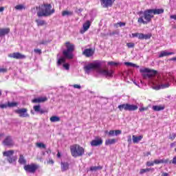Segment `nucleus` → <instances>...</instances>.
<instances>
[{
	"instance_id": "f257e3e1",
	"label": "nucleus",
	"mask_w": 176,
	"mask_h": 176,
	"mask_svg": "<svg viewBox=\"0 0 176 176\" xmlns=\"http://www.w3.org/2000/svg\"><path fill=\"white\" fill-rule=\"evenodd\" d=\"M84 69L85 71V74H90L91 71H94L96 69L98 74L105 76L106 78H113V70L110 69L108 70L107 69L101 68V64L98 63H89L84 67Z\"/></svg>"
},
{
	"instance_id": "f03ea898",
	"label": "nucleus",
	"mask_w": 176,
	"mask_h": 176,
	"mask_svg": "<svg viewBox=\"0 0 176 176\" xmlns=\"http://www.w3.org/2000/svg\"><path fill=\"white\" fill-rule=\"evenodd\" d=\"M32 13L37 14L38 17H49L54 13V8L52 9V4L43 3L38 7L33 8L31 10Z\"/></svg>"
},
{
	"instance_id": "7ed1b4c3",
	"label": "nucleus",
	"mask_w": 176,
	"mask_h": 176,
	"mask_svg": "<svg viewBox=\"0 0 176 176\" xmlns=\"http://www.w3.org/2000/svg\"><path fill=\"white\" fill-rule=\"evenodd\" d=\"M144 16H140L138 23L140 24H148V23H151L152 21V19H153L154 15L151 9L146 10L143 12Z\"/></svg>"
},
{
	"instance_id": "20e7f679",
	"label": "nucleus",
	"mask_w": 176,
	"mask_h": 176,
	"mask_svg": "<svg viewBox=\"0 0 176 176\" xmlns=\"http://www.w3.org/2000/svg\"><path fill=\"white\" fill-rule=\"evenodd\" d=\"M65 47L66 50L63 52L64 57L69 60H72V58H74V50H75V45L69 42H66Z\"/></svg>"
},
{
	"instance_id": "39448f33",
	"label": "nucleus",
	"mask_w": 176,
	"mask_h": 176,
	"mask_svg": "<svg viewBox=\"0 0 176 176\" xmlns=\"http://www.w3.org/2000/svg\"><path fill=\"white\" fill-rule=\"evenodd\" d=\"M70 152L73 157H79L85 155V148L78 144H74L70 146Z\"/></svg>"
},
{
	"instance_id": "423d86ee",
	"label": "nucleus",
	"mask_w": 176,
	"mask_h": 176,
	"mask_svg": "<svg viewBox=\"0 0 176 176\" xmlns=\"http://www.w3.org/2000/svg\"><path fill=\"white\" fill-rule=\"evenodd\" d=\"M140 72L142 74V75L144 79H148V78H153V76L157 74L156 70L151 69L149 68H142L140 69Z\"/></svg>"
},
{
	"instance_id": "0eeeda50",
	"label": "nucleus",
	"mask_w": 176,
	"mask_h": 176,
	"mask_svg": "<svg viewBox=\"0 0 176 176\" xmlns=\"http://www.w3.org/2000/svg\"><path fill=\"white\" fill-rule=\"evenodd\" d=\"M38 168L39 166L38 165L35 164H31L25 165L24 170L26 171V173H30L31 174H34Z\"/></svg>"
},
{
	"instance_id": "6e6552de",
	"label": "nucleus",
	"mask_w": 176,
	"mask_h": 176,
	"mask_svg": "<svg viewBox=\"0 0 176 176\" xmlns=\"http://www.w3.org/2000/svg\"><path fill=\"white\" fill-rule=\"evenodd\" d=\"M8 57H10V58H15L16 60H23L25 58V55L22 54L20 52H14L12 54H9Z\"/></svg>"
},
{
	"instance_id": "1a4fd4ad",
	"label": "nucleus",
	"mask_w": 176,
	"mask_h": 176,
	"mask_svg": "<svg viewBox=\"0 0 176 176\" xmlns=\"http://www.w3.org/2000/svg\"><path fill=\"white\" fill-rule=\"evenodd\" d=\"M27 109H19L15 110V112L19 115L20 118H30V115L27 113Z\"/></svg>"
},
{
	"instance_id": "9d476101",
	"label": "nucleus",
	"mask_w": 176,
	"mask_h": 176,
	"mask_svg": "<svg viewBox=\"0 0 176 176\" xmlns=\"http://www.w3.org/2000/svg\"><path fill=\"white\" fill-rule=\"evenodd\" d=\"M3 144L5 146H13V145H14V142H13L12 137L7 136L3 141Z\"/></svg>"
},
{
	"instance_id": "9b49d317",
	"label": "nucleus",
	"mask_w": 176,
	"mask_h": 176,
	"mask_svg": "<svg viewBox=\"0 0 176 176\" xmlns=\"http://www.w3.org/2000/svg\"><path fill=\"white\" fill-rule=\"evenodd\" d=\"M115 0H100L102 8H111L113 5Z\"/></svg>"
},
{
	"instance_id": "f8f14e48",
	"label": "nucleus",
	"mask_w": 176,
	"mask_h": 176,
	"mask_svg": "<svg viewBox=\"0 0 176 176\" xmlns=\"http://www.w3.org/2000/svg\"><path fill=\"white\" fill-rule=\"evenodd\" d=\"M90 25H91V22H90V21H87L82 25V30L80 31V34H85L86 31L90 28Z\"/></svg>"
},
{
	"instance_id": "ddd939ff",
	"label": "nucleus",
	"mask_w": 176,
	"mask_h": 176,
	"mask_svg": "<svg viewBox=\"0 0 176 176\" xmlns=\"http://www.w3.org/2000/svg\"><path fill=\"white\" fill-rule=\"evenodd\" d=\"M91 146H100V145H102V139L96 138L91 142Z\"/></svg>"
},
{
	"instance_id": "4468645a",
	"label": "nucleus",
	"mask_w": 176,
	"mask_h": 176,
	"mask_svg": "<svg viewBox=\"0 0 176 176\" xmlns=\"http://www.w3.org/2000/svg\"><path fill=\"white\" fill-rule=\"evenodd\" d=\"M82 54L85 56V57H91V56L94 54V50H93V49H85L82 52Z\"/></svg>"
},
{
	"instance_id": "2eb2a0df",
	"label": "nucleus",
	"mask_w": 176,
	"mask_h": 176,
	"mask_svg": "<svg viewBox=\"0 0 176 176\" xmlns=\"http://www.w3.org/2000/svg\"><path fill=\"white\" fill-rule=\"evenodd\" d=\"M45 101H47V98L46 97H39L34 98L32 100V102H34V104L40 103V102H45Z\"/></svg>"
},
{
	"instance_id": "dca6fc26",
	"label": "nucleus",
	"mask_w": 176,
	"mask_h": 176,
	"mask_svg": "<svg viewBox=\"0 0 176 176\" xmlns=\"http://www.w3.org/2000/svg\"><path fill=\"white\" fill-rule=\"evenodd\" d=\"M169 163L171 164V161L168 159H162V160H154V164H167Z\"/></svg>"
},
{
	"instance_id": "f3484780",
	"label": "nucleus",
	"mask_w": 176,
	"mask_h": 176,
	"mask_svg": "<svg viewBox=\"0 0 176 176\" xmlns=\"http://www.w3.org/2000/svg\"><path fill=\"white\" fill-rule=\"evenodd\" d=\"M167 87H170V84L168 82L155 86L153 89H154V90H160V89H167Z\"/></svg>"
},
{
	"instance_id": "a211bd4d",
	"label": "nucleus",
	"mask_w": 176,
	"mask_h": 176,
	"mask_svg": "<svg viewBox=\"0 0 176 176\" xmlns=\"http://www.w3.org/2000/svg\"><path fill=\"white\" fill-rule=\"evenodd\" d=\"M13 155H14V150H9L3 153V156H5L6 157H12Z\"/></svg>"
},
{
	"instance_id": "6ab92c4d",
	"label": "nucleus",
	"mask_w": 176,
	"mask_h": 176,
	"mask_svg": "<svg viewBox=\"0 0 176 176\" xmlns=\"http://www.w3.org/2000/svg\"><path fill=\"white\" fill-rule=\"evenodd\" d=\"M142 138H144V136H142V135L135 136L133 135L132 136V140H133V144H138L140 142V141H141V140H142Z\"/></svg>"
},
{
	"instance_id": "aec40b11",
	"label": "nucleus",
	"mask_w": 176,
	"mask_h": 176,
	"mask_svg": "<svg viewBox=\"0 0 176 176\" xmlns=\"http://www.w3.org/2000/svg\"><path fill=\"white\" fill-rule=\"evenodd\" d=\"M151 11L153 12V14H162V13H164V10L162 8H157V9H151Z\"/></svg>"
},
{
	"instance_id": "412c9836",
	"label": "nucleus",
	"mask_w": 176,
	"mask_h": 176,
	"mask_svg": "<svg viewBox=\"0 0 176 176\" xmlns=\"http://www.w3.org/2000/svg\"><path fill=\"white\" fill-rule=\"evenodd\" d=\"M9 32H10V29L9 28L0 29V36H5Z\"/></svg>"
},
{
	"instance_id": "4be33fe9",
	"label": "nucleus",
	"mask_w": 176,
	"mask_h": 176,
	"mask_svg": "<svg viewBox=\"0 0 176 176\" xmlns=\"http://www.w3.org/2000/svg\"><path fill=\"white\" fill-rule=\"evenodd\" d=\"M16 160H17V156H12V157H7V162H8V163H10V164H14Z\"/></svg>"
},
{
	"instance_id": "5701e85b",
	"label": "nucleus",
	"mask_w": 176,
	"mask_h": 176,
	"mask_svg": "<svg viewBox=\"0 0 176 176\" xmlns=\"http://www.w3.org/2000/svg\"><path fill=\"white\" fill-rule=\"evenodd\" d=\"M151 37H152L151 34H144L142 33H140V35L139 36V39H140V40L151 39Z\"/></svg>"
},
{
	"instance_id": "b1692460",
	"label": "nucleus",
	"mask_w": 176,
	"mask_h": 176,
	"mask_svg": "<svg viewBox=\"0 0 176 176\" xmlns=\"http://www.w3.org/2000/svg\"><path fill=\"white\" fill-rule=\"evenodd\" d=\"M171 54H174V52H168L167 51H162L161 52H160L159 57L160 58L166 57L167 56H171Z\"/></svg>"
},
{
	"instance_id": "393cba45",
	"label": "nucleus",
	"mask_w": 176,
	"mask_h": 176,
	"mask_svg": "<svg viewBox=\"0 0 176 176\" xmlns=\"http://www.w3.org/2000/svg\"><path fill=\"white\" fill-rule=\"evenodd\" d=\"M18 162L19 164H27V160H25V157H24V155L23 154H21L19 155Z\"/></svg>"
},
{
	"instance_id": "a878e982",
	"label": "nucleus",
	"mask_w": 176,
	"mask_h": 176,
	"mask_svg": "<svg viewBox=\"0 0 176 176\" xmlns=\"http://www.w3.org/2000/svg\"><path fill=\"white\" fill-rule=\"evenodd\" d=\"M155 112H159V111H163L164 109V106L163 105H154L152 107Z\"/></svg>"
},
{
	"instance_id": "bb28decb",
	"label": "nucleus",
	"mask_w": 176,
	"mask_h": 176,
	"mask_svg": "<svg viewBox=\"0 0 176 176\" xmlns=\"http://www.w3.org/2000/svg\"><path fill=\"white\" fill-rule=\"evenodd\" d=\"M69 168V164L68 162H61L62 171H67Z\"/></svg>"
},
{
	"instance_id": "cd10ccee",
	"label": "nucleus",
	"mask_w": 176,
	"mask_h": 176,
	"mask_svg": "<svg viewBox=\"0 0 176 176\" xmlns=\"http://www.w3.org/2000/svg\"><path fill=\"white\" fill-rule=\"evenodd\" d=\"M137 109H138V106L135 104H128V111H129L130 112L133 111H137Z\"/></svg>"
},
{
	"instance_id": "c85d7f7f",
	"label": "nucleus",
	"mask_w": 176,
	"mask_h": 176,
	"mask_svg": "<svg viewBox=\"0 0 176 176\" xmlns=\"http://www.w3.org/2000/svg\"><path fill=\"white\" fill-rule=\"evenodd\" d=\"M113 144H116V139H107L105 140V145H113Z\"/></svg>"
},
{
	"instance_id": "c756f323",
	"label": "nucleus",
	"mask_w": 176,
	"mask_h": 176,
	"mask_svg": "<svg viewBox=\"0 0 176 176\" xmlns=\"http://www.w3.org/2000/svg\"><path fill=\"white\" fill-rule=\"evenodd\" d=\"M33 109L35 111V112H39L41 114L45 113V111L41 109V105L34 106Z\"/></svg>"
},
{
	"instance_id": "7c9ffc66",
	"label": "nucleus",
	"mask_w": 176,
	"mask_h": 176,
	"mask_svg": "<svg viewBox=\"0 0 176 176\" xmlns=\"http://www.w3.org/2000/svg\"><path fill=\"white\" fill-rule=\"evenodd\" d=\"M118 109L121 111H123V109L124 111H128V103L119 105Z\"/></svg>"
},
{
	"instance_id": "2f4dec72",
	"label": "nucleus",
	"mask_w": 176,
	"mask_h": 176,
	"mask_svg": "<svg viewBox=\"0 0 176 176\" xmlns=\"http://www.w3.org/2000/svg\"><path fill=\"white\" fill-rule=\"evenodd\" d=\"M50 122H52V123H54L56 122H60V117L57 116H52L50 118Z\"/></svg>"
},
{
	"instance_id": "473e14b6",
	"label": "nucleus",
	"mask_w": 176,
	"mask_h": 176,
	"mask_svg": "<svg viewBox=\"0 0 176 176\" xmlns=\"http://www.w3.org/2000/svg\"><path fill=\"white\" fill-rule=\"evenodd\" d=\"M36 23H37V25L42 26V25H46V21L43 20L36 19Z\"/></svg>"
},
{
	"instance_id": "72a5a7b5",
	"label": "nucleus",
	"mask_w": 176,
	"mask_h": 176,
	"mask_svg": "<svg viewBox=\"0 0 176 176\" xmlns=\"http://www.w3.org/2000/svg\"><path fill=\"white\" fill-rule=\"evenodd\" d=\"M72 14H74V12L72 11H67V10H65V11H63L62 12V16H72Z\"/></svg>"
},
{
	"instance_id": "f704fd0d",
	"label": "nucleus",
	"mask_w": 176,
	"mask_h": 176,
	"mask_svg": "<svg viewBox=\"0 0 176 176\" xmlns=\"http://www.w3.org/2000/svg\"><path fill=\"white\" fill-rule=\"evenodd\" d=\"M98 170H102V166H91L90 167L91 171H97Z\"/></svg>"
},
{
	"instance_id": "c9c22d12",
	"label": "nucleus",
	"mask_w": 176,
	"mask_h": 176,
	"mask_svg": "<svg viewBox=\"0 0 176 176\" xmlns=\"http://www.w3.org/2000/svg\"><path fill=\"white\" fill-rule=\"evenodd\" d=\"M124 65H127L128 67H136V68H140V66H138L136 64H134L133 63L125 62Z\"/></svg>"
},
{
	"instance_id": "e433bc0d",
	"label": "nucleus",
	"mask_w": 176,
	"mask_h": 176,
	"mask_svg": "<svg viewBox=\"0 0 176 176\" xmlns=\"http://www.w3.org/2000/svg\"><path fill=\"white\" fill-rule=\"evenodd\" d=\"M36 146H37V148H43V149H45L46 148V144L42 142H38L36 144Z\"/></svg>"
},
{
	"instance_id": "4c0bfd02",
	"label": "nucleus",
	"mask_w": 176,
	"mask_h": 176,
	"mask_svg": "<svg viewBox=\"0 0 176 176\" xmlns=\"http://www.w3.org/2000/svg\"><path fill=\"white\" fill-rule=\"evenodd\" d=\"M124 25H126V23L124 22H119L114 24V27H116V28H118V27H124Z\"/></svg>"
},
{
	"instance_id": "58836bf2",
	"label": "nucleus",
	"mask_w": 176,
	"mask_h": 176,
	"mask_svg": "<svg viewBox=\"0 0 176 176\" xmlns=\"http://www.w3.org/2000/svg\"><path fill=\"white\" fill-rule=\"evenodd\" d=\"M16 10H23V9H25V7H24V5L20 4L15 6Z\"/></svg>"
},
{
	"instance_id": "ea45409f",
	"label": "nucleus",
	"mask_w": 176,
	"mask_h": 176,
	"mask_svg": "<svg viewBox=\"0 0 176 176\" xmlns=\"http://www.w3.org/2000/svg\"><path fill=\"white\" fill-rule=\"evenodd\" d=\"M149 171H151V168L140 169V174L142 175V174H145V173H149Z\"/></svg>"
},
{
	"instance_id": "a19ab883",
	"label": "nucleus",
	"mask_w": 176,
	"mask_h": 176,
	"mask_svg": "<svg viewBox=\"0 0 176 176\" xmlns=\"http://www.w3.org/2000/svg\"><path fill=\"white\" fill-rule=\"evenodd\" d=\"M17 105H19V103H17V102H8V107H10V108H12L13 107H17Z\"/></svg>"
},
{
	"instance_id": "79ce46f5",
	"label": "nucleus",
	"mask_w": 176,
	"mask_h": 176,
	"mask_svg": "<svg viewBox=\"0 0 176 176\" xmlns=\"http://www.w3.org/2000/svg\"><path fill=\"white\" fill-rule=\"evenodd\" d=\"M64 63H65V58H61L58 60V65H60V64H63Z\"/></svg>"
},
{
	"instance_id": "37998d69",
	"label": "nucleus",
	"mask_w": 176,
	"mask_h": 176,
	"mask_svg": "<svg viewBox=\"0 0 176 176\" xmlns=\"http://www.w3.org/2000/svg\"><path fill=\"white\" fill-rule=\"evenodd\" d=\"M8 72V69L5 67H0V74H5Z\"/></svg>"
},
{
	"instance_id": "c03bdc74",
	"label": "nucleus",
	"mask_w": 176,
	"mask_h": 176,
	"mask_svg": "<svg viewBox=\"0 0 176 176\" xmlns=\"http://www.w3.org/2000/svg\"><path fill=\"white\" fill-rule=\"evenodd\" d=\"M141 33H133L132 35V38H138V39H140V35Z\"/></svg>"
},
{
	"instance_id": "a18cd8bd",
	"label": "nucleus",
	"mask_w": 176,
	"mask_h": 176,
	"mask_svg": "<svg viewBox=\"0 0 176 176\" xmlns=\"http://www.w3.org/2000/svg\"><path fill=\"white\" fill-rule=\"evenodd\" d=\"M63 67L67 71H68L69 69V64H68V63H63Z\"/></svg>"
},
{
	"instance_id": "49530a36",
	"label": "nucleus",
	"mask_w": 176,
	"mask_h": 176,
	"mask_svg": "<svg viewBox=\"0 0 176 176\" xmlns=\"http://www.w3.org/2000/svg\"><path fill=\"white\" fill-rule=\"evenodd\" d=\"M115 135V131L114 130H111L109 131V137H112Z\"/></svg>"
},
{
	"instance_id": "de8ad7c7",
	"label": "nucleus",
	"mask_w": 176,
	"mask_h": 176,
	"mask_svg": "<svg viewBox=\"0 0 176 176\" xmlns=\"http://www.w3.org/2000/svg\"><path fill=\"white\" fill-rule=\"evenodd\" d=\"M120 134H122V131H120V130L114 131V135H119Z\"/></svg>"
},
{
	"instance_id": "09e8293b",
	"label": "nucleus",
	"mask_w": 176,
	"mask_h": 176,
	"mask_svg": "<svg viewBox=\"0 0 176 176\" xmlns=\"http://www.w3.org/2000/svg\"><path fill=\"white\" fill-rule=\"evenodd\" d=\"M155 164V162H146V166L148 167H151V166H153Z\"/></svg>"
},
{
	"instance_id": "8fccbe9b",
	"label": "nucleus",
	"mask_w": 176,
	"mask_h": 176,
	"mask_svg": "<svg viewBox=\"0 0 176 176\" xmlns=\"http://www.w3.org/2000/svg\"><path fill=\"white\" fill-rule=\"evenodd\" d=\"M135 45L134 43H128L126 44V46H127L128 47H129V48L134 47Z\"/></svg>"
},
{
	"instance_id": "3c124183",
	"label": "nucleus",
	"mask_w": 176,
	"mask_h": 176,
	"mask_svg": "<svg viewBox=\"0 0 176 176\" xmlns=\"http://www.w3.org/2000/svg\"><path fill=\"white\" fill-rule=\"evenodd\" d=\"M175 137H176V135H175V133H171V134L169 135V138H170V140H174V139H175Z\"/></svg>"
},
{
	"instance_id": "603ef678",
	"label": "nucleus",
	"mask_w": 176,
	"mask_h": 176,
	"mask_svg": "<svg viewBox=\"0 0 176 176\" xmlns=\"http://www.w3.org/2000/svg\"><path fill=\"white\" fill-rule=\"evenodd\" d=\"M119 63H115L113 61L108 62V65H118Z\"/></svg>"
},
{
	"instance_id": "864d4df0",
	"label": "nucleus",
	"mask_w": 176,
	"mask_h": 176,
	"mask_svg": "<svg viewBox=\"0 0 176 176\" xmlns=\"http://www.w3.org/2000/svg\"><path fill=\"white\" fill-rule=\"evenodd\" d=\"M73 87L74 88V89H82V87L80 85H73Z\"/></svg>"
},
{
	"instance_id": "5fc2aeb1",
	"label": "nucleus",
	"mask_w": 176,
	"mask_h": 176,
	"mask_svg": "<svg viewBox=\"0 0 176 176\" xmlns=\"http://www.w3.org/2000/svg\"><path fill=\"white\" fill-rule=\"evenodd\" d=\"M139 111H140V112H144V111H148V107H141L139 109Z\"/></svg>"
},
{
	"instance_id": "6e6d98bb",
	"label": "nucleus",
	"mask_w": 176,
	"mask_h": 176,
	"mask_svg": "<svg viewBox=\"0 0 176 176\" xmlns=\"http://www.w3.org/2000/svg\"><path fill=\"white\" fill-rule=\"evenodd\" d=\"M34 52H36L37 54H41L42 53V50L39 49H35Z\"/></svg>"
},
{
	"instance_id": "4d7b16f0",
	"label": "nucleus",
	"mask_w": 176,
	"mask_h": 176,
	"mask_svg": "<svg viewBox=\"0 0 176 176\" xmlns=\"http://www.w3.org/2000/svg\"><path fill=\"white\" fill-rule=\"evenodd\" d=\"M8 104H0V108H1L2 109H5V108H8Z\"/></svg>"
},
{
	"instance_id": "13d9d810",
	"label": "nucleus",
	"mask_w": 176,
	"mask_h": 176,
	"mask_svg": "<svg viewBox=\"0 0 176 176\" xmlns=\"http://www.w3.org/2000/svg\"><path fill=\"white\" fill-rule=\"evenodd\" d=\"M128 142H129V144H131V135H129V136H128Z\"/></svg>"
},
{
	"instance_id": "bf43d9fd",
	"label": "nucleus",
	"mask_w": 176,
	"mask_h": 176,
	"mask_svg": "<svg viewBox=\"0 0 176 176\" xmlns=\"http://www.w3.org/2000/svg\"><path fill=\"white\" fill-rule=\"evenodd\" d=\"M46 152L48 155H50L52 153V151L50 150V148H48Z\"/></svg>"
},
{
	"instance_id": "052dcab7",
	"label": "nucleus",
	"mask_w": 176,
	"mask_h": 176,
	"mask_svg": "<svg viewBox=\"0 0 176 176\" xmlns=\"http://www.w3.org/2000/svg\"><path fill=\"white\" fill-rule=\"evenodd\" d=\"M170 19H173V20H176V15H170Z\"/></svg>"
},
{
	"instance_id": "680f3d73",
	"label": "nucleus",
	"mask_w": 176,
	"mask_h": 176,
	"mask_svg": "<svg viewBox=\"0 0 176 176\" xmlns=\"http://www.w3.org/2000/svg\"><path fill=\"white\" fill-rule=\"evenodd\" d=\"M3 10H5V8L1 7L0 8V13H1V12H3Z\"/></svg>"
},
{
	"instance_id": "e2e57ef3",
	"label": "nucleus",
	"mask_w": 176,
	"mask_h": 176,
	"mask_svg": "<svg viewBox=\"0 0 176 176\" xmlns=\"http://www.w3.org/2000/svg\"><path fill=\"white\" fill-rule=\"evenodd\" d=\"M40 45H46V41H41Z\"/></svg>"
},
{
	"instance_id": "0e129e2a",
	"label": "nucleus",
	"mask_w": 176,
	"mask_h": 176,
	"mask_svg": "<svg viewBox=\"0 0 176 176\" xmlns=\"http://www.w3.org/2000/svg\"><path fill=\"white\" fill-rule=\"evenodd\" d=\"M57 157H61V154L60 153V152L57 153Z\"/></svg>"
},
{
	"instance_id": "69168bd1",
	"label": "nucleus",
	"mask_w": 176,
	"mask_h": 176,
	"mask_svg": "<svg viewBox=\"0 0 176 176\" xmlns=\"http://www.w3.org/2000/svg\"><path fill=\"white\" fill-rule=\"evenodd\" d=\"M149 155H151V152H147L146 156H149Z\"/></svg>"
},
{
	"instance_id": "338daca9",
	"label": "nucleus",
	"mask_w": 176,
	"mask_h": 176,
	"mask_svg": "<svg viewBox=\"0 0 176 176\" xmlns=\"http://www.w3.org/2000/svg\"><path fill=\"white\" fill-rule=\"evenodd\" d=\"M162 176H168V173H164V174L162 175Z\"/></svg>"
},
{
	"instance_id": "774afa93",
	"label": "nucleus",
	"mask_w": 176,
	"mask_h": 176,
	"mask_svg": "<svg viewBox=\"0 0 176 176\" xmlns=\"http://www.w3.org/2000/svg\"><path fill=\"white\" fill-rule=\"evenodd\" d=\"M109 132H108L107 130L104 131V134H109Z\"/></svg>"
}]
</instances>
